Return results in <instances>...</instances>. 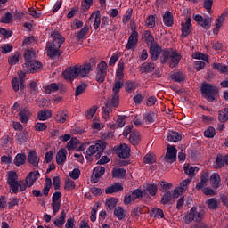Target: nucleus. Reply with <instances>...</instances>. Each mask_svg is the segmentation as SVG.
<instances>
[{"label": "nucleus", "mask_w": 228, "mask_h": 228, "mask_svg": "<svg viewBox=\"0 0 228 228\" xmlns=\"http://www.w3.org/2000/svg\"><path fill=\"white\" fill-rule=\"evenodd\" d=\"M150 54L151 56L152 61H156V60H158L161 54L160 63L162 65H165V63L168 64L170 69H175L183 58L177 50L168 48L163 50L158 44L150 45Z\"/></svg>", "instance_id": "nucleus-1"}, {"label": "nucleus", "mask_w": 228, "mask_h": 228, "mask_svg": "<svg viewBox=\"0 0 228 228\" xmlns=\"http://www.w3.org/2000/svg\"><path fill=\"white\" fill-rule=\"evenodd\" d=\"M51 38L53 42L46 43V53L49 58H56L61 56L60 47L61 44L65 43V37H61V34L56 30L51 32Z\"/></svg>", "instance_id": "nucleus-2"}, {"label": "nucleus", "mask_w": 228, "mask_h": 228, "mask_svg": "<svg viewBox=\"0 0 228 228\" xmlns=\"http://www.w3.org/2000/svg\"><path fill=\"white\" fill-rule=\"evenodd\" d=\"M7 184L10 187V191L17 195L19 193V188L20 191H26L28 187L26 183V180L19 182V175L15 171H9L7 173Z\"/></svg>", "instance_id": "nucleus-3"}, {"label": "nucleus", "mask_w": 228, "mask_h": 228, "mask_svg": "<svg viewBox=\"0 0 228 228\" xmlns=\"http://www.w3.org/2000/svg\"><path fill=\"white\" fill-rule=\"evenodd\" d=\"M201 95L208 102H216L218 101V88L209 83H203L200 87Z\"/></svg>", "instance_id": "nucleus-4"}, {"label": "nucleus", "mask_w": 228, "mask_h": 228, "mask_svg": "<svg viewBox=\"0 0 228 228\" xmlns=\"http://www.w3.org/2000/svg\"><path fill=\"white\" fill-rule=\"evenodd\" d=\"M206 218V211L199 209L197 207H192L184 216L185 224H191V222H202Z\"/></svg>", "instance_id": "nucleus-5"}, {"label": "nucleus", "mask_w": 228, "mask_h": 228, "mask_svg": "<svg viewBox=\"0 0 228 228\" xmlns=\"http://www.w3.org/2000/svg\"><path fill=\"white\" fill-rule=\"evenodd\" d=\"M106 142L102 141H98L94 144H92L86 151V158L88 159V158H92L94 154H96L95 158L96 159H99V158L102 156V153L106 150Z\"/></svg>", "instance_id": "nucleus-6"}, {"label": "nucleus", "mask_w": 228, "mask_h": 228, "mask_svg": "<svg viewBox=\"0 0 228 228\" xmlns=\"http://www.w3.org/2000/svg\"><path fill=\"white\" fill-rule=\"evenodd\" d=\"M106 76H108V63L102 61L100 63H98L96 68L95 80L97 83H104L106 80Z\"/></svg>", "instance_id": "nucleus-7"}, {"label": "nucleus", "mask_w": 228, "mask_h": 228, "mask_svg": "<svg viewBox=\"0 0 228 228\" xmlns=\"http://www.w3.org/2000/svg\"><path fill=\"white\" fill-rule=\"evenodd\" d=\"M143 197V191L140 189L134 190L131 193L126 194L124 197V205L128 206L129 204H133L134 200H138V199H142Z\"/></svg>", "instance_id": "nucleus-8"}, {"label": "nucleus", "mask_w": 228, "mask_h": 228, "mask_svg": "<svg viewBox=\"0 0 228 228\" xmlns=\"http://www.w3.org/2000/svg\"><path fill=\"white\" fill-rule=\"evenodd\" d=\"M23 69L27 74H35L37 70L42 69V62H39L37 60L25 61L23 64Z\"/></svg>", "instance_id": "nucleus-9"}, {"label": "nucleus", "mask_w": 228, "mask_h": 228, "mask_svg": "<svg viewBox=\"0 0 228 228\" xmlns=\"http://www.w3.org/2000/svg\"><path fill=\"white\" fill-rule=\"evenodd\" d=\"M76 65H77V72L78 77L85 78V77H88V76H90V73L93 70L92 63L86 62L82 65H80V64H76Z\"/></svg>", "instance_id": "nucleus-10"}, {"label": "nucleus", "mask_w": 228, "mask_h": 228, "mask_svg": "<svg viewBox=\"0 0 228 228\" xmlns=\"http://www.w3.org/2000/svg\"><path fill=\"white\" fill-rule=\"evenodd\" d=\"M62 77L66 81H70V83H72L74 81V79H77V77H79L78 75H77V65L68 67L62 72Z\"/></svg>", "instance_id": "nucleus-11"}, {"label": "nucleus", "mask_w": 228, "mask_h": 228, "mask_svg": "<svg viewBox=\"0 0 228 228\" xmlns=\"http://www.w3.org/2000/svg\"><path fill=\"white\" fill-rule=\"evenodd\" d=\"M193 20L199 26L203 28V29H209V28H211V22H213V18L208 16L204 19L200 14H194Z\"/></svg>", "instance_id": "nucleus-12"}, {"label": "nucleus", "mask_w": 228, "mask_h": 228, "mask_svg": "<svg viewBox=\"0 0 228 228\" xmlns=\"http://www.w3.org/2000/svg\"><path fill=\"white\" fill-rule=\"evenodd\" d=\"M61 197L62 195L60 191L54 192L52 196V208L54 216L61 209Z\"/></svg>", "instance_id": "nucleus-13"}, {"label": "nucleus", "mask_w": 228, "mask_h": 228, "mask_svg": "<svg viewBox=\"0 0 228 228\" xmlns=\"http://www.w3.org/2000/svg\"><path fill=\"white\" fill-rule=\"evenodd\" d=\"M115 151L119 158L126 159L131 155V148L127 144L123 143L115 148Z\"/></svg>", "instance_id": "nucleus-14"}, {"label": "nucleus", "mask_w": 228, "mask_h": 228, "mask_svg": "<svg viewBox=\"0 0 228 228\" xmlns=\"http://www.w3.org/2000/svg\"><path fill=\"white\" fill-rule=\"evenodd\" d=\"M136 45H138V31L134 30L128 37L126 49L127 51H134V49H136Z\"/></svg>", "instance_id": "nucleus-15"}, {"label": "nucleus", "mask_w": 228, "mask_h": 228, "mask_svg": "<svg viewBox=\"0 0 228 228\" xmlns=\"http://www.w3.org/2000/svg\"><path fill=\"white\" fill-rule=\"evenodd\" d=\"M165 159L167 163H174L177 159V148L175 146H167Z\"/></svg>", "instance_id": "nucleus-16"}, {"label": "nucleus", "mask_w": 228, "mask_h": 228, "mask_svg": "<svg viewBox=\"0 0 228 228\" xmlns=\"http://www.w3.org/2000/svg\"><path fill=\"white\" fill-rule=\"evenodd\" d=\"M27 161L30 167H38V163H40V158L36 151L30 150L28 153Z\"/></svg>", "instance_id": "nucleus-17"}, {"label": "nucleus", "mask_w": 228, "mask_h": 228, "mask_svg": "<svg viewBox=\"0 0 228 228\" xmlns=\"http://www.w3.org/2000/svg\"><path fill=\"white\" fill-rule=\"evenodd\" d=\"M39 177H40V172H38V170L31 171L26 177L27 186H28V188H31V186L35 184V183L37 182V180L39 179Z\"/></svg>", "instance_id": "nucleus-18"}, {"label": "nucleus", "mask_w": 228, "mask_h": 228, "mask_svg": "<svg viewBox=\"0 0 228 228\" xmlns=\"http://www.w3.org/2000/svg\"><path fill=\"white\" fill-rule=\"evenodd\" d=\"M120 105V94H114L111 99H109L105 106L110 110H117Z\"/></svg>", "instance_id": "nucleus-19"}, {"label": "nucleus", "mask_w": 228, "mask_h": 228, "mask_svg": "<svg viewBox=\"0 0 228 228\" xmlns=\"http://www.w3.org/2000/svg\"><path fill=\"white\" fill-rule=\"evenodd\" d=\"M156 69V64L154 62H143L139 67V72L141 74H151V72H154Z\"/></svg>", "instance_id": "nucleus-20"}, {"label": "nucleus", "mask_w": 228, "mask_h": 228, "mask_svg": "<svg viewBox=\"0 0 228 228\" xmlns=\"http://www.w3.org/2000/svg\"><path fill=\"white\" fill-rule=\"evenodd\" d=\"M68 118H69V111L65 110H58L54 118L55 122H57V124H65Z\"/></svg>", "instance_id": "nucleus-21"}, {"label": "nucleus", "mask_w": 228, "mask_h": 228, "mask_svg": "<svg viewBox=\"0 0 228 228\" xmlns=\"http://www.w3.org/2000/svg\"><path fill=\"white\" fill-rule=\"evenodd\" d=\"M106 172V168L104 167L98 166L94 169L93 175H92V180L93 183H97L101 177L104 175Z\"/></svg>", "instance_id": "nucleus-22"}, {"label": "nucleus", "mask_w": 228, "mask_h": 228, "mask_svg": "<svg viewBox=\"0 0 228 228\" xmlns=\"http://www.w3.org/2000/svg\"><path fill=\"white\" fill-rule=\"evenodd\" d=\"M200 183L196 184V190H202L208 182L209 181V173L208 171H203L200 175Z\"/></svg>", "instance_id": "nucleus-23"}, {"label": "nucleus", "mask_w": 228, "mask_h": 228, "mask_svg": "<svg viewBox=\"0 0 228 228\" xmlns=\"http://www.w3.org/2000/svg\"><path fill=\"white\" fill-rule=\"evenodd\" d=\"M183 172L188 175L189 179L192 180L197 175V172H199V167L196 166H190V164H184Z\"/></svg>", "instance_id": "nucleus-24"}, {"label": "nucleus", "mask_w": 228, "mask_h": 228, "mask_svg": "<svg viewBox=\"0 0 228 228\" xmlns=\"http://www.w3.org/2000/svg\"><path fill=\"white\" fill-rule=\"evenodd\" d=\"M124 190V185L120 183H114L112 185L108 186L105 189L106 195H111L113 193H118V191H122Z\"/></svg>", "instance_id": "nucleus-25"}, {"label": "nucleus", "mask_w": 228, "mask_h": 228, "mask_svg": "<svg viewBox=\"0 0 228 228\" xmlns=\"http://www.w3.org/2000/svg\"><path fill=\"white\" fill-rule=\"evenodd\" d=\"M90 20H92V19H94V29H95V31H97V29H99V28H101V11L97 10L95 12H94L91 15H90Z\"/></svg>", "instance_id": "nucleus-26"}, {"label": "nucleus", "mask_w": 228, "mask_h": 228, "mask_svg": "<svg viewBox=\"0 0 228 228\" xmlns=\"http://www.w3.org/2000/svg\"><path fill=\"white\" fill-rule=\"evenodd\" d=\"M112 177L114 179H126L127 177V170L116 167L112 169Z\"/></svg>", "instance_id": "nucleus-27"}, {"label": "nucleus", "mask_w": 228, "mask_h": 228, "mask_svg": "<svg viewBox=\"0 0 228 228\" xmlns=\"http://www.w3.org/2000/svg\"><path fill=\"white\" fill-rule=\"evenodd\" d=\"M210 184L215 190H218L222 186V178L218 173H213L210 175Z\"/></svg>", "instance_id": "nucleus-28"}, {"label": "nucleus", "mask_w": 228, "mask_h": 228, "mask_svg": "<svg viewBox=\"0 0 228 228\" xmlns=\"http://www.w3.org/2000/svg\"><path fill=\"white\" fill-rule=\"evenodd\" d=\"M182 37H188L191 33V18H188L185 22L181 23Z\"/></svg>", "instance_id": "nucleus-29"}, {"label": "nucleus", "mask_w": 228, "mask_h": 228, "mask_svg": "<svg viewBox=\"0 0 228 228\" xmlns=\"http://www.w3.org/2000/svg\"><path fill=\"white\" fill-rule=\"evenodd\" d=\"M53 117V110L49 109H43L37 114V118L41 121L49 120Z\"/></svg>", "instance_id": "nucleus-30"}, {"label": "nucleus", "mask_w": 228, "mask_h": 228, "mask_svg": "<svg viewBox=\"0 0 228 228\" xmlns=\"http://www.w3.org/2000/svg\"><path fill=\"white\" fill-rule=\"evenodd\" d=\"M227 165L228 166V154L226 155H222V154H217L216 158V168H224V166Z\"/></svg>", "instance_id": "nucleus-31"}, {"label": "nucleus", "mask_w": 228, "mask_h": 228, "mask_svg": "<svg viewBox=\"0 0 228 228\" xmlns=\"http://www.w3.org/2000/svg\"><path fill=\"white\" fill-rule=\"evenodd\" d=\"M65 161H67V150L62 148L56 154V163L57 165H63Z\"/></svg>", "instance_id": "nucleus-32"}, {"label": "nucleus", "mask_w": 228, "mask_h": 228, "mask_svg": "<svg viewBox=\"0 0 228 228\" xmlns=\"http://www.w3.org/2000/svg\"><path fill=\"white\" fill-rule=\"evenodd\" d=\"M67 218V212L65 210H62L59 216L55 218L53 221V224L55 227L61 228L63 225H65V219Z\"/></svg>", "instance_id": "nucleus-33"}, {"label": "nucleus", "mask_w": 228, "mask_h": 228, "mask_svg": "<svg viewBox=\"0 0 228 228\" xmlns=\"http://www.w3.org/2000/svg\"><path fill=\"white\" fill-rule=\"evenodd\" d=\"M142 39L150 46L154 45V36H152L151 30H144L142 35Z\"/></svg>", "instance_id": "nucleus-34"}, {"label": "nucleus", "mask_w": 228, "mask_h": 228, "mask_svg": "<svg viewBox=\"0 0 228 228\" xmlns=\"http://www.w3.org/2000/svg\"><path fill=\"white\" fill-rule=\"evenodd\" d=\"M88 33H90V28L88 25H85L77 33L76 36V39L77 42H81L84 38H86L88 36Z\"/></svg>", "instance_id": "nucleus-35"}, {"label": "nucleus", "mask_w": 228, "mask_h": 228, "mask_svg": "<svg viewBox=\"0 0 228 228\" xmlns=\"http://www.w3.org/2000/svg\"><path fill=\"white\" fill-rule=\"evenodd\" d=\"M126 69V64L124 63V61H119L117 69H116V77L122 81L124 79V70Z\"/></svg>", "instance_id": "nucleus-36"}, {"label": "nucleus", "mask_w": 228, "mask_h": 228, "mask_svg": "<svg viewBox=\"0 0 228 228\" xmlns=\"http://www.w3.org/2000/svg\"><path fill=\"white\" fill-rule=\"evenodd\" d=\"M167 142H181L183 140V135L175 131H169L167 136Z\"/></svg>", "instance_id": "nucleus-37"}, {"label": "nucleus", "mask_w": 228, "mask_h": 228, "mask_svg": "<svg viewBox=\"0 0 228 228\" xmlns=\"http://www.w3.org/2000/svg\"><path fill=\"white\" fill-rule=\"evenodd\" d=\"M163 22L165 26H167L168 28L174 26V14H172L170 11H166L163 15Z\"/></svg>", "instance_id": "nucleus-38"}, {"label": "nucleus", "mask_w": 228, "mask_h": 228, "mask_svg": "<svg viewBox=\"0 0 228 228\" xmlns=\"http://www.w3.org/2000/svg\"><path fill=\"white\" fill-rule=\"evenodd\" d=\"M142 140V135L140 132L134 130L130 134L129 142L132 145H138Z\"/></svg>", "instance_id": "nucleus-39"}, {"label": "nucleus", "mask_w": 228, "mask_h": 228, "mask_svg": "<svg viewBox=\"0 0 228 228\" xmlns=\"http://www.w3.org/2000/svg\"><path fill=\"white\" fill-rule=\"evenodd\" d=\"M23 58L26 61H33L37 58V53L33 49H28L25 51Z\"/></svg>", "instance_id": "nucleus-40"}, {"label": "nucleus", "mask_w": 228, "mask_h": 228, "mask_svg": "<svg viewBox=\"0 0 228 228\" xmlns=\"http://www.w3.org/2000/svg\"><path fill=\"white\" fill-rule=\"evenodd\" d=\"M1 24H12L13 22V14L10 12H5L0 18Z\"/></svg>", "instance_id": "nucleus-41"}, {"label": "nucleus", "mask_w": 228, "mask_h": 228, "mask_svg": "<svg viewBox=\"0 0 228 228\" xmlns=\"http://www.w3.org/2000/svg\"><path fill=\"white\" fill-rule=\"evenodd\" d=\"M26 153H18L14 158V165L16 167H20L21 165H24L26 163Z\"/></svg>", "instance_id": "nucleus-42"}, {"label": "nucleus", "mask_w": 228, "mask_h": 228, "mask_svg": "<svg viewBox=\"0 0 228 228\" xmlns=\"http://www.w3.org/2000/svg\"><path fill=\"white\" fill-rule=\"evenodd\" d=\"M170 78L172 81H175V83H183V81L186 79V76H184L183 72L178 71L171 74Z\"/></svg>", "instance_id": "nucleus-43"}, {"label": "nucleus", "mask_w": 228, "mask_h": 228, "mask_svg": "<svg viewBox=\"0 0 228 228\" xmlns=\"http://www.w3.org/2000/svg\"><path fill=\"white\" fill-rule=\"evenodd\" d=\"M19 117H20V122H22V124H28V120H29V110H28V109H23L19 112Z\"/></svg>", "instance_id": "nucleus-44"}, {"label": "nucleus", "mask_w": 228, "mask_h": 228, "mask_svg": "<svg viewBox=\"0 0 228 228\" xmlns=\"http://www.w3.org/2000/svg\"><path fill=\"white\" fill-rule=\"evenodd\" d=\"M51 188H53V181L51 180V178L46 177L45 180V186L43 188V194L45 195V197H47L49 195Z\"/></svg>", "instance_id": "nucleus-45"}, {"label": "nucleus", "mask_w": 228, "mask_h": 228, "mask_svg": "<svg viewBox=\"0 0 228 228\" xmlns=\"http://www.w3.org/2000/svg\"><path fill=\"white\" fill-rule=\"evenodd\" d=\"M218 120L222 124H225L228 121V108H224L218 111Z\"/></svg>", "instance_id": "nucleus-46"}, {"label": "nucleus", "mask_w": 228, "mask_h": 228, "mask_svg": "<svg viewBox=\"0 0 228 228\" xmlns=\"http://www.w3.org/2000/svg\"><path fill=\"white\" fill-rule=\"evenodd\" d=\"M212 68L214 70L220 72V74H228V66H225L222 63H213Z\"/></svg>", "instance_id": "nucleus-47"}, {"label": "nucleus", "mask_w": 228, "mask_h": 228, "mask_svg": "<svg viewBox=\"0 0 228 228\" xmlns=\"http://www.w3.org/2000/svg\"><path fill=\"white\" fill-rule=\"evenodd\" d=\"M86 88H88V84H86L85 82L80 83L79 86L75 90L76 97H77L79 95H83V94L85 93V90H86Z\"/></svg>", "instance_id": "nucleus-48"}, {"label": "nucleus", "mask_w": 228, "mask_h": 228, "mask_svg": "<svg viewBox=\"0 0 228 228\" xmlns=\"http://www.w3.org/2000/svg\"><path fill=\"white\" fill-rule=\"evenodd\" d=\"M114 215L118 220H124L126 218V210L122 207H117L114 209Z\"/></svg>", "instance_id": "nucleus-49"}, {"label": "nucleus", "mask_w": 228, "mask_h": 228, "mask_svg": "<svg viewBox=\"0 0 228 228\" xmlns=\"http://www.w3.org/2000/svg\"><path fill=\"white\" fill-rule=\"evenodd\" d=\"M60 90V86L56 83H52L46 86H45V94H53L54 92H58Z\"/></svg>", "instance_id": "nucleus-50"}, {"label": "nucleus", "mask_w": 228, "mask_h": 228, "mask_svg": "<svg viewBox=\"0 0 228 228\" xmlns=\"http://www.w3.org/2000/svg\"><path fill=\"white\" fill-rule=\"evenodd\" d=\"M19 58H20V53L15 52L12 56L8 58L9 65H17V63H19Z\"/></svg>", "instance_id": "nucleus-51"}, {"label": "nucleus", "mask_w": 228, "mask_h": 228, "mask_svg": "<svg viewBox=\"0 0 228 228\" xmlns=\"http://www.w3.org/2000/svg\"><path fill=\"white\" fill-rule=\"evenodd\" d=\"M28 140H29V134H28V132L23 131L17 135V141L19 143H26Z\"/></svg>", "instance_id": "nucleus-52"}, {"label": "nucleus", "mask_w": 228, "mask_h": 228, "mask_svg": "<svg viewBox=\"0 0 228 228\" xmlns=\"http://www.w3.org/2000/svg\"><path fill=\"white\" fill-rule=\"evenodd\" d=\"M170 202H172V192L167 191L163 194L160 203L165 206L167 204H170Z\"/></svg>", "instance_id": "nucleus-53"}, {"label": "nucleus", "mask_w": 228, "mask_h": 228, "mask_svg": "<svg viewBox=\"0 0 228 228\" xmlns=\"http://www.w3.org/2000/svg\"><path fill=\"white\" fill-rule=\"evenodd\" d=\"M143 163H146L149 165H152L156 163V155H154L153 153L146 154L143 158Z\"/></svg>", "instance_id": "nucleus-54"}, {"label": "nucleus", "mask_w": 228, "mask_h": 228, "mask_svg": "<svg viewBox=\"0 0 228 228\" xmlns=\"http://www.w3.org/2000/svg\"><path fill=\"white\" fill-rule=\"evenodd\" d=\"M94 5V0H82L81 1V8L82 12H88L90 7Z\"/></svg>", "instance_id": "nucleus-55"}, {"label": "nucleus", "mask_w": 228, "mask_h": 228, "mask_svg": "<svg viewBox=\"0 0 228 228\" xmlns=\"http://www.w3.org/2000/svg\"><path fill=\"white\" fill-rule=\"evenodd\" d=\"M122 86H124V83L122 82V80H117L114 83L113 88H112V92L114 95H118V94L120 93V88H122Z\"/></svg>", "instance_id": "nucleus-56"}, {"label": "nucleus", "mask_w": 228, "mask_h": 228, "mask_svg": "<svg viewBox=\"0 0 228 228\" xmlns=\"http://www.w3.org/2000/svg\"><path fill=\"white\" fill-rule=\"evenodd\" d=\"M145 25L150 28H156V17L154 15L148 16L146 18Z\"/></svg>", "instance_id": "nucleus-57"}, {"label": "nucleus", "mask_w": 228, "mask_h": 228, "mask_svg": "<svg viewBox=\"0 0 228 228\" xmlns=\"http://www.w3.org/2000/svg\"><path fill=\"white\" fill-rule=\"evenodd\" d=\"M150 216H154V218H164L165 214L163 213V209L161 208H153L150 213Z\"/></svg>", "instance_id": "nucleus-58"}, {"label": "nucleus", "mask_w": 228, "mask_h": 228, "mask_svg": "<svg viewBox=\"0 0 228 228\" xmlns=\"http://www.w3.org/2000/svg\"><path fill=\"white\" fill-rule=\"evenodd\" d=\"M216 134V130H215V127L213 126L208 127L204 132L205 138H215Z\"/></svg>", "instance_id": "nucleus-59"}, {"label": "nucleus", "mask_w": 228, "mask_h": 228, "mask_svg": "<svg viewBox=\"0 0 228 228\" xmlns=\"http://www.w3.org/2000/svg\"><path fill=\"white\" fill-rule=\"evenodd\" d=\"M154 117H155L154 112L149 111L143 115V120L146 122V124H153Z\"/></svg>", "instance_id": "nucleus-60"}, {"label": "nucleus", "mask_w": 228, "mask_h": 228, "mask_svg": "<svg viewBox=\"0 0 228 228\" xmlns=\"http://www.w3.org/2000/svg\"><path fill=\"white\" fill-rule=\"evenodd\" d=\"M146 191L151 195V197H155L156 193H158V185L156 184H148L146 186Z\"/></svg>", "instance_id": "nucleus-61"}, {"label": "nucleus", "mask_w": 228, "mask_h": 228, "mask_svg": "<svg viewBox=\"0 0 228 228\" xmlns=\"http://www.w3.org/2000/svg\"><path fill=\"white\" fill-rule=\"evenodd\" d=\"M64 190H67L68 191H70V190H76V183L70 180V178H68L64 183Z\"/></svg>", "instance_id": "nucleus-62"}, {"label": "nucleus", "mask_w": 228, "mask_h": 228, "mask_svg": "<svg viewBox=\"0 0 228 228\" xmlns=\"http://www.w3.org/2000/svg\"><path fill=\"white\" fill-rule=\"evenodd\" d=\"M78 142L79 141L77 138L70 139V141L67 143L66 149H68V151H74V149L77 147Z\"/></svg>", "instance_id": "nucleus-63"}, {"label": "nucleus", "mask_w": 228, "mask_h": 228, "mask_svg": "<svg viewBox=\"0 0 228 228\" xmlns=\"http://www.w3.org/2000/svg\"><path fill=\"white\" fill-rule=\"evenodd\" d=\"M133 17V8H129L125 15L123 16L122 22L123 24H127L129 22L130 19Z\"/></svg>", "instance_id": "nucleus-64"}]
</instances>
